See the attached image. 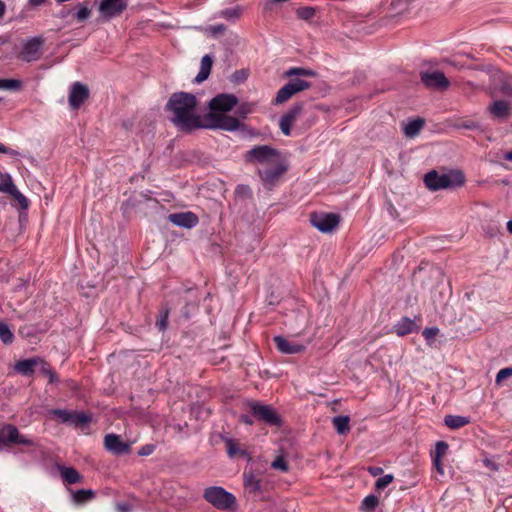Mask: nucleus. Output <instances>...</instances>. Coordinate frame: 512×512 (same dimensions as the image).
I'll return each instance as SVG.
<instances>
[{"label":"nucleus","instance_id":"obj_22","mask_svg":"<svg viewBox=\"0 0 512 512\" xmlns=\"http://www.w3.org/2000/svg\"><path fill=\"white\" fill-rule=\"evenodd\" d=\"M424 126V120L421 118L413 119L404 126V134L407 137L413 138L419 134Z\"/></svg>","mask_w":512,"mask_h":512},{"label":"nucleus","instance_id":"obj_40","mask_svg":"<svg viewBox=\"0 0 512 512\" xmlns=\"http://www.w3.org/2000/svg\"><path fill=\"white\" fill-rule=\"evenodd\" d=\"M11 196L18 202L20 207L24 210L28 209L29 201L25 195H23L18 189H16Z\"/></svg>","mask_w":512,"mask_h":512},{"label":"nucleus","instance_id":"obj_60","mask_svg":"<svg viewBox=\"0 0 512 512\" xmlns=\"http://www.w3.org/2000/svg\"><path fill=\"white\" fill-rule=\"evenodd\" d=\"M381 471H382V469L380 467L369 468V472L373 476H377L378 474H380Z\"/></svg>","mask_w":512,"mask_h":512},{"label":"nucleus","instance_id":"obj_15","mask_svg":"<svg viewBox=\"0 0 512 512\" xmlns=\"http://www.w3.org/2000/svg\"><path fill=\"white\" fill-rule=\"evenodd\" d=\"M302 112V105L297 104L293 106L289 111H287L281 118H280V129L282 133L286 136H289L291 133V127L296 121V119L299 117V115Z\"/></svg>","mask_w":512,"mask_h":512},{"label":"nucleus","instance_id":"obj_20","mask_svg":"<svg viewBox=\"0 0 512 512\" xmlns=\"http://www.w3.org/2000/svg\"><path fill=\"white\" fill-rule=\"evenodd\" d=\"M18 436V429L13 425H6L0 429V448L2 445L6 446L14 443Z\"/></svg>","mask_w":512,"mask_h":512},{"label":"nucleus","instance_id":"obj_18","mask_svg":"<svg viewBox=\"0 0 512 512\" xmlns=\"http://www.w3.org/2000/svg\"><path fill=\"white\" fill-rule=\"evenodd\" d=\"M416 319L420 320V318L411 319L408 317H402L394 326V332L398 336H405L412 332H416L419 330V326L416 323Z\"/></svg>","mask_w":512,"mask_h":512},{"label":"nucleus","instance_id":"obj_28","mask_svg":"<svg viewBox=\"0 0 512 512\" xmlns=\"http://www.w3.org/2000/svg\"><path fill=\"white\" fill-rule=\"evenodd\" d=\"M295 95L288 84H285L276 94L275 103L282 104Z\"/></svg>","mask_w":512,"mask_h":512},{"label":"nucleus","instance_id":"obj_12","mask_svg":"<svg viewBox=\"0 0 512 512\" xmlns=\"http://www.w3.org/2000/svg\"><path fill=\"white\" fill-rule=\"evenodd\" d=\"M421 80L429 88L446 89L449 86L448 79L440 71L422 73Z\"/></svg>","mask_w":512,"mask_h":512},{"label":"nucleus","instance_id":"obj_1","mask_svg":"<svg viewBox=\"0 0 512 512\" xmlns=\"http://www.w3.org/2000/svg\"><path fill=\"white\" fill-rule=\"evenodd\" d=\"M166 109L170 113V121L182 131L206 128L198 114L197 99L193 94L173 93L166 104Z\"/></svg>","mask_w":512,"mask_h":512},{"label":"nucleus","instance_id":"obj_27","mask_svg":"<svg viewBox=\"0 0 512 512\" xmlns=\"http://www.w3.org/2000/svg\"><path fill=\"white\" fill-rule=\"evenodd\" d=\"M244 485L250 492L260 490V480L256 479L253 473H244Z\"/></svg>","mask_w":512,"mask_h":512},{"label":"nucleus","instance_id":"obj_52","mask_svg":"<svg viewBox=\"0 0 512 512\" xmlns=\"http://www.w3.org/2000/svg\"><path fill=\"white\" fill-rule=\"evenodd\" d=\"M501 89L504 94L509 96L512 95V76L506 80Z\"/></svg>","mask_w":512,"mask_h":512},{"label":"nucleus","instance_id":"obj_57","mask_svg":"<svg viewBox=\"0 0 512 512\" xmlns=\"http://www.w3.org/2000/svg\"><path fill=\"white\" fill-rule=\"evenodd\" d=\"M117 510L119 512H129V506L125 503H119L117 505Z\"/></svg>","mask_w":512,"mask_h":512},{"label":"nucleus","instance_id":"obj_33","mask_svg":"<svg viewBox=\"0 0 512 512\" xmlns=\"http://www.w3.org/2000/svg\"><path fill=\"white\" fill-rule=\"evenodd\" d=\"M225 442H226L227 452L230 457L245 454V452L241 449L240 444L237 441H235L233 439H227Z\"/></svg>","mask_w":512,"mask_h":512},{"label":"nucleus","instance_id":"obj_24","mask_svg":"<svg viewBox=\"0 0 512 512\" xmlns=\"http://www.w3.org/2000/svg\"><path fill=\"white\" fill-rule=\"evenodd\" d=\"M60 473L63 480L69 484L79 483L82 479L80 473L72 467H62Z\"/></svg>","mask_w":512,"mask_h":512},{"label":"nucleus","instance_id":"obj_50","mask_svg":"<svg viewBox=\"0 0 512 512\" xmlns=\"http://www.w3.org/2000/svg\"><path fill=\"white\" fill-rule=\"evenodd\" d=\"M225 30H226V27L223 24L209 26L206 29V31H208L209 33H211L213 35L223 33Z\"/></svg>","mask_w":512,"mask_h":512},{"label":"nucleus","instance_id":"obj_5","mask_svg":"<svg viewBox=\"0 0 512 512\" xmlns=\"http://www.w3.org/2000/svg\"><path fill=\"white\" fill-rule=\"evenodd\" d=\"M203 497L208 503L219 510L231 509L236 504L234 495L219 486L206 488Z\"/></svg>","mask_w":512,"mask_h":512},{"label":"nucleus","instance_id":"obj_32","mask_svg":"<svg viewBox=\"0 0 512 512\" xmlns=\"http://www.w3.org/2000/svg\"><path fill=\"white\" fill-rule=\"evenodd\" d=\"M287 84L290 86L294 94L307 90L311 87L309 82L302 79H293Z\"/></svg>","mask_w":512,"mask_h":512},{"label":"nucleus","instance_id":"obj_34","mask_svg":"<svg viewBox=\"0 0 512 512\" xmlns=\"http://www.w3.org/2000/svg\"><path fill=\"white\" fill-rule=\"evenodd\" d=\"M316 73L311 69L305 68H290L284 73L285 77L291 76H315Z\"/></svg>","mask_w":512,"mask_h":512},{"label":"nucleus","instance_id":"obj_4","mask_svg":"<svg viewBox=\"0 0 512 512\" xmlns=\"http://www.w3.org/2000/svg\"><path fill=\"white\" fill-rule=\"evenodd\" d=\"M246 160L250 163H257L260 167H270L285 160V157L278 150L268 145H262L250 149L246 153Z\"/></svg>","mask_w":512,"mask_h":512},{"label":"nucleus","instance_id":"obj_36","mask_svg":"<svg viewBox=\"0 0 512 512\" xmlns=\"http://www.w3.org/2000/svg\"><path fill=\"white\" fill-rule=\"evenodd\" d=\"M379 503L378 497L375 495L366 496L361 504V509L364 511L373 510Z\"/></svg>","mask_w":512,"mask_h":512},{"label":"nucleus","instance_id":"obj_7","mask_svg":"<svg viewBox=\"0 0 512 512\" xmlns=\"http://www.w3.org/2000/svg\"><path fill=\"white\" fill-rule=\"evenodd\" d=\"M44 39L41 36L32 37L22 44L20 58L26 62L37 61L41 57Z\"/></svg>","mask_w":512,"mask_h":512},{"label":"nucleus","instance_id":"obj_56","mask_svg":"<svg viewBox=\"0 0 512 512\" xmlns=\"http://www.w3.org/2000/svg\"><path fill=\"white\" fill-rule=\"evenodd\" d=\"M44 372L49 376L51 382L57 379L56 373L51 371L50 369H44Z\"/></svg>","mask_w":512,"mask_h":512},{"label":"nucleus","instance_id":"obj_14","mask_svg":"<svg viewBox=\"0 0 512 512\" xmlns=\"http://www.w3.org/2000/svg\"><path fill=\"white\" fill-rule=\"evenodd\" d=\"M168 220L176 226L187 229L193 228L198 224V217L190 211L170 214Z\"/></svg>","mask_w":512,"mask_h":512},{"label":"nucleus","instance_id":"obj_6","mask_svg":"<svg viewBox=\"0 0 512 512\" xmlns=\"http://www.w3.org/2000/svg\"><path fill=\"white\" fill-rule=\"evenodd\" d=\"M287 164L286 159L278 162L277 164L271 165L270 167H259L258 174L263 184L271 188L273 187L279 178L286 172Z\"/></svg>","mask_w":512,"mask_h":512},{"label":"nucleus","instance_id":"obj_30","mask_svg":"<svg viewBox=\"0 0 512 512\" xmlns=\"http://www.w3.org/2000/svg\"><path fill=\"white\" fill-rule=\"evenodd\" d=\"M94 497L92 490L80 489L73 493V500L75 503L81 504L91 500Z\"/></svg>","mask_w":512,"mask_h":512},{"label":"nucleus","instance_id":"obj_23","mask_svg":"<svg viewBox=\"0 0 512 512\" xmlns=\"http://www.w3.org/2000/svg\"><path fill=\"white\" fill-rule=\"evenodd\" d=\"M444 423L451 429H458L470 423L468 417L459 415H447L444 419Z\"/></svg>","mask_w":512,"mask_h":512},{"label":"nucleus","instance_id":"obj_9","mask_svg":"<svg viewBox=\"0 0 512 512\" xmlns=\"http://www.w3.org/2000/svg\"><path fill=\"white\" fill-rule=\"evenodd\" d=\"M250 409L255 416L266 424L279 426L281 419L275 410L269 405H262L257 402L250 403Z\"/></svg>","mask_w":512,"mask_h":512},{"label":"nucleus","instance_id":"obj_43","mask_svg":"<svg viewBox=\"0 0 512 512\" xmlns=\"http://www.w3.org/2000/svg\"><path fill=\"white\" fill-rule=\"evenodd\" d=\"M439 334V329L437 327H428L425 328L422 332L423 337L426 341L431 344L434 338Z\"/></svg>","mask_w":512,"mask_h":512},{"label":"nucleus","instance_id":"obj_3","mask_svg":"<svg viewBox=\"0 0 512 512\" xmlns=\"http://www.w3.org/2000/svg\"><path fill=\"white\" fill-rule=\"evenodd\" d=\"M465 182V177L460 171H449L447 173H438L433 170L424 176V183L431 191L441 189H452L461 187Z\"/></svg>","mask_w":512,"mask_h":512},{"label":"nucleus","instance_id":"obj_41","mask_svg":"<svg viewBox=\"0 0 512 512\" xmlns=\"http://www.w3.org/2000/svg\"><path fill=\"white\" fill-rule=\"evenodd\" d=\"M394 477L392 474H386L377 479L375 487L377 490L385 489L390 483H392Z\"/></svg>","mask_w":512,"mask_h":512},{"label":"nucleus","instance_id":"obj_2","mask_svg":"<svg viewBox=\"0 0 512 512\" xmlns=\"http://www.w3.org/2000/svg\"><path fill=\"white\" fill-rule=\"evenodd\" d=\"M237 104V98L232 94H220L209 102L210 113L207 117L206 128H218L226 131H235L239 128V121L235 117L224 115Z\"/></svg>","mask_w":512,"mask_h":512},{"label":"nucleus","instance_id":"obj_8","mask_svg":"<svg viewBox=\"0 0 512 512\" xmlns=\"http://www.w3.org/2000/svg\"><path fill=\"white\" fill-rule=\"evenodd\" d=\"M339 221V216L334 213H315L311 216L312 225L322 233L332 232Z\"/></svg>","mask_w":512,"mask_h":512},{"label":"nucleus","instance_id":"obj_46","mask_svg":"<svg viewBox=\"0 0 512 512\" xmlns=\"http://www.w3.org/2000/svg\"><path fill=\"white\" fill-rule=\"evenodd\" d=\"M168 323V311H161L160 317L156 322L157 327L159 330L163 331L166 329Z\"/></svg>","mask_w":512,"mask_h":512},{"label":"nucleus","instance_id":"obj_29","mask_svg":"<svg viewBox=\"0 0 512 512\" xmlns=\"http://www.w3.org/2000/svg\"><path fill=\"white\" fill-rule=\"evenodd\" d=\"M241 13L242 8L240 6H235L222 10L219 15L226 20L235 21L241 16Z\"/></svg>","mask_w":512,"mask_h":512},{"label":"nucleus","instance_id":"obj_49","mask_svg":"<svg viewBox=\"0 0 512 512\" xmlns=\"http://www.w3.org/2000/svg\"><path fill=\"white\" fill-rule=\"evenodd\" d=\"M510 376H512V367L503 368L496 375V383H500Z\"/></svg>","mask_w":512,"mask_h":512},{"label":"nucleus","instance_id":"obj_63","mask_svg":"<svg viewBox=\"0 0 512 512\" xmlns=\"http://www.w3.org/2000/svg\"><path fill=\"white\" fill-rule=\"evenodd\" d=\"M507 230L512 234V220H509L506 224Z\"/></svg>","mask_w":512,"mask_h":512},{"label":"nucleus","instance_id":"obj_25","mask_svg":"<svg viewBox=\"0 0 512 512\" xmlns=\"http://www.w3.org/2000/svg\"><path fill=\"white\" fill-rule=\"evenodd\" d=\"M17 189L8 173H0V192L11 195Z\"/></svg>","mask_w":512,"mask_h":512},{"label":"nucleus","instance_id":"obj_62","mask_svg":"<svg viewBox=\"0 0 512 512\" xmlns=\"http://www.w3.org/2000/svg\"><path fill=\"white\" fill-rule=\"evenodd\" d=\"M503 157L505 160L512 162V150L506 152Z\"/></svg>","mask_w":512,"mask_h":512},{"label":"nucleus","instance_id":"obj_61","mask_svg":"<svg viewBox=\"0 0 512 512\" xmlns=\"http://www.w3.org/2000/svg\"><path fill=\"white\" fill-rule=\"evenodd\" d=\"M5 10H6V5L2 0H0V18L4 15Z\"/></svg>","mask_w":512,"mask_h":512},{"label":"nucleus","instance_id":"obj_13","mask_svg":"<svg viewBox=\"0 0 512 512\" xmlns=\"http://www.w3.org/2000/svg\"><path fill=\"white\" fill-rule=\"evenodd\" d=\"M89 96L88 88L80 82L72 85L69 93V104L73 109H78Z\"/></svg>","mask_w":512,"mask_h":512},{"label":"nucleus","instance_id":"obj_26","mask_svg":"<svg viewBox=\"0 0 512 512\" xmlns=\"http://www.w3.org/2000/svg\"><path fill=\"white\" fill-rule=\"evenodd\" d=\"M332 422L338 434L343 435L349 432L350 418L348 416H336L333 418Z\"/></svg>","mask_w":512,"mask_h":512},{"label":"nucleus","instance_id":"obj_21","mask_svg":"<svg viewBox=\"0 0 512 512\" xmlns=\"http://www.w3.org/2000/svg\"><path fill=\"white\" fill-rule=\"evenodd\" d=\"M35 358L19 361L15 365V370L22 375H30L33 373L35 366L38 364Z\"/></svg>","mask_w":512,"mask_h":512},{"label":"nucleus","instance_id":"obj_59","mask_svg":"<svg viewBox=\"0 0 512 512\" xmlns=\"http://www.w3.org/2000/svg\"><path fill=\"white\" fill-rule=\"evenodd\" d=\"M46 0H28L29 4L33 7L42 5Z\"/></svg>","mask_w":512,"mask_h":512},{"label":"nucleus","instance_id":"obj_47","mask_svg":"<svg viewBox=\"0 0 512 512\" xmlns=\"http://www.w3.org/2000/svg\"><path fill=\"white\" fill-rule=\"evenodd\" d=\"M457 127L469 129V130H475V129L480 128V124L473 120H465V121H462L461 123L457 124Z\"/></svg>","mask_w":512,"mask_h":512},{"label":"nucleus","instance_id":"obj_53","mask_svg":"<svg viewBox=\"0 0 512 512\" xmlns=\"http://www.w3.org/2000/svg\"><path fill=\"white\" fill-rule=\"evenodd\" d=\"M483 464L485 467H487L488 469H490L492 471H497L499 469L498 464L490 458H485L483 460Z\"/></svg>","mask_w":512,"mask_h":512},{"label":"nucleus","instance_id":"obj_17","mask_svg":"<svg viewBox=\"0 0 512 512\" xmlns=\"http://www.w3.org/2000/svg\"><path fill=\"white\" fill-rule=\"evenodd\" d=\"M277 349L283 354H296L305 349V346L299 343L290 342L283 336H275L273 338Z\"/></svg>","mask_w":512,"mask_h":512},{"label":"nucleus","instance_id":"obj_51","mask_svg":"<svg viewBox=\"0 0 512 512\" xmlns=\"http://www.w3.org/2000/svg\"><path fill=\"white\" fill-rule=\"evenodd\" d=\"M0 153L7 154V155H9L11 157H18V156H20V153L17 150L8 148V147H6L3 144H0Z\"/></svg>","mask_w":512,"mask_h":512},{"label":"nucleus","instance_id":"obj_45","mask_svg":"<svg viewBox=\"0 0 512 512\" xmlns=\"http://www.w3.org/2000/svg\"><path fill=\"white\" fill-rule=\"evenodd\" d=\"M314 14H315V9L312 7H302L297 10V15L301 19H305V20L312 18L314 16Z\"/></svg>","mask_w":512,"mask_h":512},{"label":"nucleus","instance_id":"obj_54","mask_svg":"<svg viewBox=\"0 0 512 512\" xmlns=\"http://www.w3.org/2000/svg\"><path fill=\"white\" fill-rule=\"evenodd\" d=\"M154 450V446L153 445H146V446H143L138 454L141 455V456H148L150 455Z\"/></svg>","mask_w":512,"mask_h":512},{"label":"nucleus","instance_id":"obj_55","mask_svg":"<svg viewBox=\"0 0 512 512\" xmlns=\"http://www.w3.org/2000/svg\"><path fill=\"white\" fill-rule=\"evenodd\" d=\"M441 459H442V458L432 457L433 464H434V466L436 467V469L438 470V472L443 473V468H442Z\"/></svg>","mask_w":512,"mask_h":512},{"label":"nucleus","instance_id":"obj_39","mask_svg":"<svg viewBox=\"0 0 512 512\" xmlns=\"http://www.w3.org/2000/svg\"><path fill=\"white\" fill-rule=\"evenodd\" d=\"M51 414L58 418L61 422L71 424L72 412L67 410L54 409L51 411Z\"/></svg>","mask_w":512,"mask_h":512},{"label":"nucleus","instance_id":"obj_42","mask_svg":"<svg viewBox=\"0 0 512 512\" xmlns=\"http://www.w3.org/2000/svg\"><path fill=\"white\" fill-rule=\"evenodd\" d=\"M448 450V444L444 441H439L435 445V450L432 457L442 458Z\"/></svg>","mask_w":512,"mask_h":512},{"label":"nucleus","instance_id":"obj_48","mask_svg":"<svg viewBox=\"0 0 512 512\" xmlns=\"http://www.w3.org/2000/svg\"><path fill=\"white\" fill-rule=\"evenodd\" d=\"M14 443L22 444V445L29 446V447L35 445V442L33 439H31L25 435H21L19 432H18V436L16 437Z\"/></svg>","mask_w":512,"mask_h":512},{"label":"nucleus","instance_id":"obj_19","mask_svg":"<svg viewBox=\"0 0 512 512\" xmlns=\"http://www.w3.org/2000/svg\"><path fill=\"white\" fill-rule=\"evenodd\" d=\"M212 64H213L212 56L204 55L202 57L201 63H200V70H199L198 74L195 77V82L196 83H201V82L205 81L209 77L210 72H211V68H212Z\"/></svg>","mask_w":512,"mask_h":512},{"label":"nucleus","instance_id":"obj_31","mask_svg":"<svg viewBox=\"0 0 512 512\" xmlns=\"http://www.w3.org/2000/svg\"><path fill=\"white\" fill-rule=\"evenodd\" d=\"M0 339L4 344H10L14 339L10 327L2 321H0Z\"/></svg>","mask_w":512,"mask_h":512},{"label":"nucleus","instance_id":"obj_16","mask_svg":"<svg viewBox=\"0 0 512 512\" xmlns=\"http://www.w3.org/2000/svg\"><path fill=\"white\" fill-rule=\"evenodd\" d=\"M488 109L494 118L500 121H505L510 116L512 105L504 100H495L490 104Z\"/></svg>","mask_w":512,"mask_h":512},{"label":"nucleus","instance_id":"obj_37","mask_svg":"<svg viewBox=\"0 0 512 512\" xmlns=\"http://www.w3.org/2000/svg\"><path fill=\"white\" fill-rule=\"evenodd\" d=\"M90 422V417L83 412H72L71 424L81 426Z\"/></svg>","mask_w":512,"mask_h":512},{"label":"nucleus","instance_id":"obj_64","mask_svg":"<svg viewBox=\"0 0 512 512\" xmlns=\"http://www.w3.org/2000/svg\"><path fill=\"white\" fill-rule=\"evenodd\" d=\"M251 109H247L243 112V114L250 113Z\"/></svg>","mask_w":512,"mask_h":512},{"label":"nucleus","instance_id":"obj_38","mask_svg":"<svg viewBox=\"0 0 512 512\" xmlns=\"http://www.w3.org/2000/svg\"><path fill=\"white\" fill-rule=\"evenodd\" d=\"M21 87V82L16 79H1L0 78V89L3 90H17Z\"/></svg>","mask_w":512,"mask_h":512},{"label":"nucleus","instance_id":"obj_10","mask_svg":"<svg viewBox=\"0 0 512 512\" xmlns=\"http://www.w3.org/2000/svg\"><path fill=\"white\" fill-rule=\"evenodd\" d=\"M126 8V0H101L99 4V12L106 20L120 15Z\"/></svg>","mask_w":512,"mask_h":512},{"label":"nucleus","instance_id":"obj_35","mask_svg":"<svg viewBox=\"0 0 512 512\" xmlns=\"http://www.w3.org/2000/svg\"><path fill=\"white\" fill-rule=\"evenodd\" d=\"M90 14H91V10L88 7V3L84 2V3L79 4L78 10L75 13V17L78 21L82 22V21L87 20L90 17Z\"/></svg>","mask_w":512,"mask_h":512},{"label":"nucleus","instance_id":"obj_11","mask_svg":"<svg viewBox=\"0 0 512 512\" xmlns=\"http://www.w3.org/2000/svg\"><path fill=\"white\" fill-rule=\"evenodd\" d=\"M104 446L106 450L109 452L115 454V455H121L128 453L130 450V444L123 442L121 440V437L116 434H107L104 438Z\"/></svg>","mask_w":512,"mask_h":512},{"label":"nucleus","instance_id":"obj_58","mask_svg":"<svg viewBox=\"0 0 512 512\" xmlns=\"http://www.w3.org/2000/svg\"><path fill=\"white\" fill-rule=\"evenodd\" d=\"M240 419H241V421H242L243 423H245V424H247V425H252V424H253V420H252V419H251V417H250V416H248V415H242Z\"/></svg>","mask_w":512,"mask_h":512},{"label":"nucleus","instance_id":"obj_44","mask_svg":"<svg viewBox=\"0 0 512 512\" xmlns=\"http://www.w3.org/2000/svg\"><path fill=\"white\" fill-rule=\"evenodd\" d=\"M271 467L282 472H286L288 470V465L282 456L276 457V459L271 463Z\"/></svg>","mask_w":512,"mask_h":512}]
</instances>
